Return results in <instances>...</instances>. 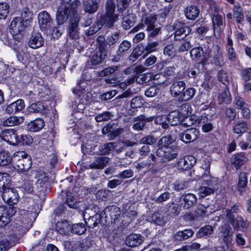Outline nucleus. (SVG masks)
<instances>
[{
	"label": "nucleus",
	"instance_id": "nucleus-49",
	"mask_svg": "<svg viewBox=\"0 0 251 251\" xmlns=\"http://www.w3.org/2000/svg\"><path fill=\"white\" fill-rule=\"evenodd\" d=\"M71 231L72 233L81 235L85 232L86 228L83 223L75 224L71 227Z\"/></svg>",
	"mask_w": 251,
	"mask_h": 251
},
{
	"label": "nucleus",
	"instance_id": "nucleus-4",
	"mask_svg": "<svg viewBox=\"0 0 251 251\" xmlns=\"http://www.w3.org/2000/svg\"><path fill=\"white\" fill-rule=\"evenodd\" d=\"M100 213L102 215V225H104L115 223L121 215V210L116 206L111 205L105 207Z\"/></svg>",
	"mask_w": 251,
	"mask_h": 251
},
{
	"label": "nucleus",
	"instance_id": "nucleus-14",
	"mask_svg": "<svg viewBox=\"0 0 251 251\" xmlns=\"http://www.w3.org/2000/svg\"><path fill=\"white\" fill-rule=\"evenodd\" d=\"M207 120V117L204 115L198 118L196 116L194 115L185 117L183 116L181 125L184 126L188 127L196 124H200L201 123H204Z\"/></svg>",
	"mask_w": 251,
	"mask_h": 251
},
{
	"label": "nucleus",
	"instance_id": "nucleus-22",
	"mask_svg": "<svg viewBox=\"0 0 251 251\" xmlns=\"http://www.w3.org/2000/svg\"><path fill=\"white\" fill-rule=\"evenodd\" d=\"M25 107L24 100L19 99L9 104L6 108L5 112L8 114H13L22 110Z\"/></svg>",
	"mask_w": 251,
	"mask_h": 251
},
{
	"label": "nucleus",
	"instance_id": "nucleus-7",
	"mask_svg": "<svg viewBox=\"0 0 251 251\" xmlns=\"http://www.w3.org/2000/svg\"><path fill=\"white\" fill-rule=\"evenodd\" d=\"M1 196L4 201L10 206L16 204L19 200L18 191L14 188H6L2 192Z\"/></svg>",
	"mask_w": 251,
	"mask_h": 251
},
{
	"label": "nucleus",
	"instance_id": "nucleus-63",
	"mask_svg": "<svg viewBox=\"0 0 251 251\" xmlns=\"http://www.w3.org/2000/svg\"><path fill=\"white\" fill-rule=\"evenodd\" d=\"M163 53L164 55L169 57L174 56L176 54V50L174 45L173 44L166 45L164 48Z\"/></svg>",
	"mask_w": 251,
	"mask_h": 251
},
{
	"label": "nucleus",
	"instance_id": "nucleus-52",
	"mask_svg": "<svg viewBox=\"0 0 251 251\" xmlns=\"http://www.w3.org/2000/svg\"><path fill=\"white\" fill-rule=\"evenodd\" d=\"M212 22L214 30L220 31L223 26L222 16L219 14H215L212 18Z\"/></svg>",
	"mask_w": 251,
	"mask_h": 251
},
{
	"label": "nucleus",
	"instance_id": "nucleus-26",
	"mask_svg": "<svg viewBox=\"0 0 251 251\" xmlns=\"http://www.w3.org/2000/svg\"><path fill=\"white\" fill-rule=\"evenodd\" d=\"M104 54L97 52L94 54L86 62L87 67L92 68L93 66L97 65L102 63L105 59Z\"/></svg>",
	"mask_w": 251,
	"mask_h": 251
},
{
	"label": "nucleus",
	"instance_id": "nucleus-19",
	"mask_svg": "<svg viewBox=\"0 0 251 251\" xmlns=\"http://www.w3.org/2000/svg\"><path fill=\"white\" fill-rule=\"evenodd\" d=\"M197 201L196 196L193 194H187L181 196L179 202L184 208H189L193 206Z\"/></svg>",
	"mask_w": 251,
	"mask_h": 251
},
{
	"label": "nucleus",
	"instance_id": "nucleus-9",
	"mask_svg": "<svg viewBox=\"0 0 251 251\" xmlns=\"http://www.w3.org/2000/svg\"><path fill=\"white\" fill-rule=\"evenodd\" d=\"M200 134L199 131L195 128L186 129L179 134V139L187 144L195 141Z\"/></svg>",
	"mask_w": 251,
	"mask_h": 251
},
{
	"label": "nucleus",
	"instance_id": "nucleus-38",
	"mask_svg": "<svg viewBox=\"0 0 251 251\" xmlns=\"http://www.w3.org/2000/svg\"><path fill=\"white\" fill-rule=\"evenodd\" d=\"M194 233V231L190 229L180 231L174 235V239L176 241L184 240L192 236Z\"/></svg>",
	"mask_w": 251,
	"mask_h": 251
},
{
	"label": "nucleus",
	"instance_id": "nucleus-48",
	"mask_svg": "<svg viewBox=\"0 0 251 251\" xmlns=\"http://www.w3.org/2000/svg\"><path fill=\"white\" fill-rule=\"evenodd\" d=\"M196 90L194 88H189L184 90L180 99L181 101H186L193 98L196 94Z\"/></svg>",
	"mask_w": 251,
	"mask_h": 251
},
{
	"label": "nucleus",
	"instance_id": "nucleus-53",
	"mask_svg": "<svg viewBox=\"0 0 251 251\" xmlns=\"http://www.w3.org/2000/svg\"><path fill=\"white\" fill-rule=\"evenodd\" d=\"M131 47L130 42L125 40L123 41L119 46L118 50L117 51V54L118 56H122L124 52L127 51Z\"/></svg>",
	"mask_w": 251,
	"mask_h": 251
},
{
	"label": "nucleus",
	"instance_id": "nucleus-21",
	"mask_svg": "<svg viewBox=\"0 0 251 251\" xmlns=\"http://www.w3.org/2000/svg\"><path fill=\"white\" fill-rule=\"evenodd\" d=\"M118 17L117 14H105L100 17L98 22L101 24V26L105 25L107 27L112 28L114 26V23L118 20Z\"/></svg>",
	"mask_w": 251,
	"mask_h": 251
},
{
	"label": "nucleus",
	"instance_id": "nucleus-27",
	"mask_svg": "<svg viewBox=\"0 0 251 251\" xmlns=\"http://www.w3.org/2000/svg\"><path fill=\"white\" fill-rule=\"evenodd\" d=\"M174 142V139L171 136H166L162 137L158 141L159 148L156 151V154H160V152L164 149L172 147L170 145Z\"/></svg>",
	"mask_w": 251,
	"mask_h": 251
},
{
	"label": "nucleus",
	"instance_id": "nucleus-8",
	"mask_svg": "<svg viewBox=\"0 0 251 251\" xmlns=\"http://www.w3.org/2000/svg\"><path fill=\"white\" fill-rule=\"evenodd\" d=\"M173 27L175 30L174 39L176 41L184 39L191 32L190 28L180 21L176 22Z\"/></svg>",
	"mask_w": 251,
	"mask_h": 251
},
{
	"label": "nucleus",
	"instance_id": "nucleus-42",
	"mask_svg": "<svg viewBox=\"0 0 251 251\" xmlns=\"http://www.w3.org/2000/svg\"><path fill=\"white\" fill-rule=\"evenodd\" d=\"M56 229L60 234L65 235L71 230V226L66 221L58 222L56 225Z\"/></svg>",
	"mask_w": 251,
	"mask_h": 251
},
{
	"label": "nucleus",
	"instance_id": "nucleus-61",
	"mask_svg": "<svg viewBox=\"0 0 251 251\" xmlns=\"http://www.w3.org/2000/svg\"><path fill=\"white\" fill-rule=\"evenodd\" d=\"M214 189L213 188L207 186H201L199 189V193L201 197L203 198L210 194H213Z\"/></svg>",
	"mask_w": 251,
	"mask_h": 251
},
{
	"label": "nucleus",
	"instance_id": "nucleus-33",
	"mask_svg": "<svg viewBox=\"0 0 251 251\" xmlns=\"http://www.w3.org/2000/svg\"><path fill=\"white\" fill-rule=\"evenodd\" d=\"M221 231L222 233L223 241L226 244L228 245L231 241L233 233L232 228L228 225H225L222 226Z\"/></svg>",
	"mask_w": 251,
	"mask_h": 251
},
{
	"label": "nucleus",
	"instance_id": "nucleus-58",
	"mask_svg": "<svg viewBox=\"0 0 251 251\" xmlns=\"http://www.w3.org/2000/svg\"><path fill=\"white\" fill-rule=\"evenodd\" d=\"M143 99L140 96L133 98L130 101V107L134 108H141L144 105Z\"/></svg>",
	"mask_w": 251,
	"mask_h": 251
},
{
	"label": "nucleus",
	"instance_id": "nucleus-45",
	"mask_svg": "<svg viewBox=\"0 0 251 251\" xmlns=\"http://www.w3.org/2000/svg\"><path fill=\"white\" fill-rule=\"evenodd\" d=\"M165 216L161 212L154 213L151 216V221L157 225H163L166 221Z\"/></svg>",
	"mask_w": 251,
	"mask_h": 251
},
{
	"label": "nucleus",
	"instance_id": "nucleus-56",
	"mask_svg": "<svg viewBox=\"0 0 251 251\" xmlns=\"http://www.w3.org/2000/svg\"><path fill=\"white\" fill-rule=\"evenodd\" d=\"M120 37V34L119 32H115L107 36L105 42L109 47H111L114 45L119 41Z\"/></svg>",
	"mask_w": 251,
	"mask_h": 251
},
{
	"label": "nucleus",
	"instance_id": "nucleus-59",
	"mask_svg": "<svg viewBox=\"0 0 251 251\" xmlns=\"http://www.w3.org/2000/svg\"><path fill=\"white\" fill-rule=\"evenodd\" d=\"M21 188L24 192L32 193L33 192V186L32 181L28 179H24Z\"/></svg>",
	"mask_w": 251,
	"mask_h": 251
},
{
	"label": "nucleus",
	"instance_id": "nucleus-11",
	"mask_svg": "<svg viewBox=\"0 0 251 251\" xmlns=\"http://www.w3.org/2000/svg\"><path fill=\"white\" fill-rule=\"evenodd\" d=\"M38 19L39 26L42 30H47L52 25L53 20L49 13L46 11L38 14Z\"/></svg>",
	"mask_w": 251,
	"mask_h": 251
},
{
	"label": "nucleus",
	"instance_id": "nucleus-12",
	"mask_svg": "<svg viewBox=\"0 0 251 251\" xmlns=\"http://www.w3.org/2000/svg\"><path fill=\"white\" fill-rule=\"evenodd\" d=\"M124 131L123 128H118L117 125L114 123H109L102 129L103 134H108V137L110 139H113Z\"/></svg>",
	"mask_w": 251,
	"mask_h": 251
},
{
	"label": "nucleus",
	"instance_id": "nucleus-41",
	"mask_svg": "<svg viewBox=\"0 0 251 251\" xmlns=\"http://www.w3.org/2000/svg\"><path fill=\"white\" fill-rule=\"evenodd\" d=\"M10 182V176L6 173H0V192H2L4 189L9 186Z\"/></svg>",
	"mask_w": 251,
	"mask_h": 251
},
{
	"label": "nucleus",
	"instance_id": "nucleus-28",
	"mask_svg": "<svg viewBox=\"0 0 251 251\" xmlns=\"http://www.w3.org/2000/svg\"><path fill=\"white\" fill-rule=\"evenodd\" d=\"M100 0H84V9L86 12L90 14L95 13L99 8Z\"/></svg>",
	"mask_w": 251,
	"mask_h": 251
},
{
	"label": "nucleus",
	"instance_id": "nucleus-51",
	"mask_svg": "<svg viewBox=\"0 0 251 251\" xmlns=\"http://www.w3.org/2000/svg\"><path fill=\"white\" fill-rule=\"evenodd\" d=\"M115 148L114 143H108L101 145L99 148L100 153L101 155L109 154L110 151Z\"/></svg>",
	"mask_w": 251,
	"mask_h": 251
},
{
	"label": "nucleus",
	"instance_id": "nucleus-62",
	"mask_svg": "<svg viewBox=\"0 0 251 251\" xmlns=\"http://www.w3.org/2000/svg\"><path fill=\"white\" fill-rule=\"evenodd\" d=\"M101 27V24H100L98 21L92 26L90 27L88 29L86 30V34L87 36L92 35L100 30Z\"/></svg>",
	"mask_w": 251,
	"mask_h": 251
},
{
	"label": "nucleus",
	"instance_id": "nucleus-18",
	"mask_svg": "<svg viewBox=\"0 0 251 251\" xmlns=\"http://www.w3.org/2000/svg\"><path fill=\"white\" fill-rule=\"evenodd\" d=\"M110 158L105 156L95 157L94 161L88 165V168L95 170L103 169L108 164Z\"/></svg>",
	"mask_w": 251,
	"mask_h": 251
},
{
	"label": "nucleus",
	"instance_id": "nucleus-55",
	"mask_svg": "<svg viewBox=\"0 0 251 251\" xmlns=\"http://www.w3.org/2000/svg\"><path fill=\"white\" fill-rule=\"evenodd\" d=\"M233 15L236 22L241 23L244 20V15L242 8L238 5H235L233 8Z\"/></svg>",
	"mask_w": 251,
	"mask_h": 251
},
{
	"label": "nucleus",
	"instance_id": "nucleus-36",
	"mask_svg": "<svg viewBox=\"0 0 251 251\" xmlns=\"http://www.w3.org/2000/svg\"><path fill=\"white\" fill-rule=\"evenodd\" d=\"M248 160L243 153L235 154L232 158V164L236 169L239 168Z\"/></svg>",
	"mask_w": 251,
	"mask_h": 251
},
{
	"label": "nucleus",
	"instance_id": "nucleus-13",
	"mask_svg": "<svg viewBox=\"0 0 251 251\" xmlns=\"http://www.w3.org/2000/svg\"><path fill=\"white\" fill-rule=\"evenodd\" d=\"M186 88V83L184 81H176L173 83L170 88V92L173 97H178L180 100Z\"/></svg>",
	"mask_w": 251,
	"mask_h": 251
},
{
	"label": "nucleus",
	"instance_id": "nucleus-3",
	"mask_svg": "<svg viewBox=\"0 0 251 251\" xmlns=\"http://www.w3.org/2000/svg\"><path fill=\"white\" fill-rule=\"evenodd\" d=\"M13 162L14 168L20 172L28 171L32 165L30 156L23 151L15 153L13 155Z\"/></svg>",
	"mask_w": 251,
	"mask_h": 251
},
{
	"label": "nucleus",
	"instance_id": "nucleus-5",
	"mask_svg": "<svg viewBox=\"0 0 251 251\" xmlns=\"http://www.w3.org/2000/svg\"><path fill=\"white\" fill-rule=\"evenodd\" d=\"M157 18L155 15H147L144 20V26H147L148 37L154 38L160 33V27L155 25Z\"/></svg>",
	"mask_w": 251,
	"mask_h": 251
},
{
	"label": "nucleus",
	"instance_id": "nucleus-47",
	"mask_svg": "<svg viewBox=\"0 0 251 251\" xmlns=\"http://www.w3.org/2000/svg\"><path fill=\"white\" fill-rule=\"evenodd\" d=\"M213 231V227L210 225H206L201 227L196 233L198 238H201L204 236L210 235Z\"/></svg>",
	"mask_w": 251,
	"mask_h": 251
},
{
	"label": "nucleus",
	"instance_id": "nucleus-43",
	"mask_svg": "<svg viewBox=\"0 0 251 251\" xmlns=\"http://www.w3.org/2000/svg\"><path fill=\"white\" fill-rule=\"evenodd\" d=\"M88 248L86 241H77L73 244L71 251H86Z\"/></svg>",
	"mask_w": 251,
	"mask_h": 251
},
{
	"label": "nucleus",
	"instance_id": "nucleus-24",
	"mask_svg": "<svg viewBox=\"0 0 251 251\" xmlns=\"http://www.w3.org/2000/svg\"><path fill=\"white\" fill-rule=\"evenodd\" d=\"M144 241V237L140 234H131L128 235L126 240V244L131 247H137Z\"/></svg>",
	"mask_w": 251,
	"mask_h": 251
},
{
	"label": "nucleus",
	"instance_id": "nucleus-35",
	"mask_svg": "<svg viewBox=\"0 0 251 251\" xmlns=\"http://www.w3.org/2000/svg\"><path fill=\"white\" fill-rule=\"evenodd\" d=\"M24 122L22 117L10 116L1 122V125L4 126H11L18 125Z\"/></svg>",
	"mask_w": 251,
	"mask_h": 251
},
{
	"label": "nucleus",
	"instance_id": "nucleus-44",
	"mask_svg": "<svg viewBox=\"0 0 251 251\" xmlns=\"http://www.w3.org/2000/svg\"><path fill=\"white\" fill-rule=\"evenodd\" d=\"M248 129V124L245 122L238 121L234 123L233 131L237 134H242Z\"/></svg>",
	"mask_w": 251,
	"mask_h": 251
},
{
	"label": "nucleus",
	"instance_id": "nucleus-16",
	"mask_svg": "<svg viewBox=\"0 0 251 251\" xmlns=\"http://www.w3.org/2000/svg\"><path fill=\"white\" fill-rule=\"evenodd\" d=\"M3 141L9 144L16 145L19 144V138L14 129H8L1 132Z\"/></svg>",
	"mask_w": 251,
	"mask_h": 251
},
{
	"label": "nucleus",
	"instance_id": "nucleus-37",
	"mask_svg": "<svg viewBox=\"0 0 251 251\" xmlns=\"http://www.w3.org/2000/svg\"><path fill=\"white\" fill-rule=\"evenodd\" d=\"M16 209L14 207H8V213L0 218V227H3L10 222V217L13 216L16 213Z\"/></svg>",
	"mask_w": 251,
	"mask_h": 251
},
{
	"label": "nucleus",
	"instance_id": "nucleus-30",
	"mask_svg": "<svg viewBox=\"0 0 251 251\" xmlns=\"http://www.w3.org/2000/svg\"><path fill=\"white\" fill-rule=\"evenodd\" d=\"M184 12L186 18L190 20H195L200 14L199 9L194 5L187 6L185 8Z\"/></svg>",
	"mask_w": 251,
	"mask_h": 251
},
{
	"label": "nucleus",
	"instance_id": "nucleus-39",
	"mask_svg": "<svg viewBox=\"0 0 251 251\" xmlns=\"http://www.w3.org/2000/svg\"><path fill=\"white\" fill-rule=\"evenodd\" d=\"M35 178L36 179L37 187H42L48 182L49 178L45 173L41 171H37L35 173Z\"/></svg>",
	"mask_w": 251,
	"mask_h": 251
},
{
	"label": "nucleus",
	"instance_id": "nucleus-29",
	"mask_svg": "<svg viewBox=\"0 0 251 251\" xmlns=\"http://www.w3.org/2000/svg\"><path fill=\"white\" fill-rule=\"evenodd\" d=\"M162 151L160 152L161 154H157L159 157H163L168 161L172 160L176 158L178 155V151L174 147L164 149Z\"/></svg>",
	"mask_w": 251,
	"mask_h": 251
},
{
	"label": "nucleus",
	"instance_id": "nucleus-32",
	"mask_svg": "<svg viewBox=\"0 0 251 251\" xmlns=\"http://www.w3.org/2000/svg\"><path fill=\"white\" fill-rule=\"evenodd\" d=\"M44 121L40 118H37L30 122L27 125V129L32 132H37L44 126Z\"/></svg>",
	"mask_w": 251,
	"mask_h": 251
},
{
	"label": "nucleus",
	"instance_id": "nucleus-46",
	"mask_svg": "<svg viewBox=\"0 0 251 251\" xmlns=\"http://www.w3.org/2000/svg\"><path fill=\"white\" fill-rule=\"evenodd\" d=\"M45 110V106L43 103L38 101L31 104L27 108L28 113H41Z\"/></svg>",
	"mask_w": 251,
	"mask_h": 251
},
{
	"label": "nucleus",
	"instance_id": "nucleus-31",
	"mask_svg": "<svg viewBox=\"0 0 251 251\" xmlns=\"http://www.w3.org/2000/svg\"><path fill=\"white\" fill-rule=\"evenodd\" d=\"M168 122L173 126L181 124L183 114L178 111H174L171 112L167 117Z\"/></svg>",
	"mask_w": 251,
	"mask_h": 251
},
{
	"label": "nucleus",
	"instance_id": "nucleus-10",
	"mask_svg": "<svg viewBox=\"0 0 251 251\" xmlns=\"http://www.w3.org/2000/svg\"><path fill=\"white\" fill-rule=\"evenodd\" d=\"M196 159L192 155H186L180 158L176 163V167L180 171L190 169L196 163Z\"/></svg>",
	"mask_w": 251,
	"mask_h": 251
},
{
	"label": "nucleus",
	"instance_id": "nucleus-23",
	"mask_svg": "<svg viewBox=\"0 0 251 251\" xmlns=\"http://www.w3.org/2000/svg\"><path fill=\"white\" fill-rule=\"evenodd\" d=\"M152 119L151 117H146L144 115H140L135 118L134 121L136 123L133 124L132 127L133 129L137 131L143 130L146 123L152 121Z\"/></svg>",
	"mask_w": 251,
	"mask_h": 251
},
{
	"label": "nucleus",
	"instance_id": "nucleus-6",
	"mask_svg": "<svg viewBox=\"0 0 251 251\" xmlns=\"http://www.w3.org/2000/svg\"><path fill=\"white\" fill-rule=\"evenodd\" d=\"M36 206V204H33L31 207H27L26 210L23 209L21 211V214L23 216V223L25 224V228L30 227L37 218L38 214L35 210Z\"/></svg>",
	"mask_w": 251,
	"mask_h": 251
},
{
	"label": "nucleus",
	"instance_id": "nucleus-60",
	"mask_svg": "<svg viewBox=\"0 0 251 251\" xmlns=\"http://www.w3.org/2000/svg\"><path fill=\"white\" fill-rule=\"evenodd\" d=\"M154 123L161 126L163 129H167L169 127L168 118L166 116H157L154 121Z\"/></svg>",
	"mask_w": 251,
	"mask_h": 251
},
{
	"label": "nucleus",
	"instance_id": "nucleus-50",
	"mask_svg": "<svg viewBox=\"0 0 251 251\" xmlns=\"http://www.w3.org/2000/svg\"><path fill=\"white\" fill-rule=\"evenodd\" d=\"M219 103H225L229 104L231 101V97L230 93L228 89H226L222 93H221L218 98Z\"/></svg>",
	"mask_w": 251,
	"mask_h": 251
},
{
	"label": "nucleus",
	"instance_id": "nucleus-57",
	"mask_svg": "<svg viewBox=\"0 0 251 251\" xmlns=\"http://www.w3.org/2000/svg\"><path fill=\"white\" fill-rule=\"evenodd\" d=\"M113 117L112 113L109 111H105L97 115L95 119L97 122H102L108 121Z\"/></svg>",
	"mask_w": 251,
	"mask_h": 251
},
{
	"label": "nucleus",
	"instance_id": "nucleus-20",
	"mask_svg": "<svg viewBox=\"0 0 251 251\" xmlns=\"http://www.w3.org/2000/svg\"><path fill=\"white\" fill-rule=\"evenodd\" d=\"M44 40L41 34L38 32H33L29 41V46L32 49H37L44 45Z\"/></svg>",
	"mask_w": 251,
	"mask_h": 251
},
{
	"label": "nucleus",
	"instance_id": "nucleus-34",
	"mask_svg": "<svg viewBox=\"0 0 251 251\" xmlns=\"http://www.w3.org/2000/svg\"><path fill=\"white\" fill-rule=\"evenodd\" d=\"M203 53L204 51L202 48L201 47L194 48L190 51L191 57L192 60H195L196 61L201 60L200 63L204 65L206 59H201Z\"/></svg>",
	"mask_w": 251,
	"mask_h": 251
},
{
	"label": "nucleus",
	"instance_id": "nucleus-25",
	"mask_svg": "<svg viewBox=\"0 0 251 251\" xmlns=\"http://www.w3.org/2000/svg\"><path fill=\"white\" fill-rule=\"evenodd\" d=\"M229 223L233 226V228L243 231L248 226V223L244 221L241 216H237L233 219L232 217H230Z\"/></svg>",
	"mask_w": 251,
	"mask_h": 251
},
{
	"label": "nucleus",
	"instance_id": "nucleus-54",
	"mask_svg": "<svg viewBox=\"0 0 251 251\" xmlns=\"http://www.w3.org/2000/svg\"><path fill=\"white\" fill-rule=\"evenodd\" d=\"M133 16L131 14L125 16L123 18L122 26L125 29H128L134 25L132 20Z\"/></svg>",
	"mask_w": 251,
	"mask_h": 251
},
{
	"label": "nucleus",
	"instance_id": "nucleus-15",
	"mask_svg": "<svg viewBox=\"0 0 251 251\" xmlns=\"http://www.w3.org/2000/svg\"><path fill=\"white\" fill-rule=\"evenodd\" d=\"M79 18L77 16H75L73 19H70V23L69 26V36L72 39H77L79 37L78 23Z\"/></svg>",
	"mask_w": 251,
	"mask_h": 251
},
{
	"label": "nucleus",
	"instance_id": "nucleus-40",
	"mask_svg": "<svg viewBox=\"0 0 251 251\" xmlns=\"http://www.w3.org/2000/svg\"><path fill=\"white\" fill-rule=\"evenodd\" d=\"M13 157L8 151H3L0 152V166H5L11 164L13 161Z\"/></svg>",
	"mask_w": 251,
	"mask_h": 251
},
{
	"label": "nucleus",
	"instance_id": "nucleus-64",
	"mask_svg": "<svg viewBox=\"0 0 251 251\" xmlns=\"http://www.w3.org/2000/svg\"><path fill=\"white\" fill-rule=\"evenodd\" d=\"M47 31L51 34V36L54 38H58L62 34V31L60 27H53L52 25L48 28Z\"/></svg>",
	"mask_w": 251,
	"mask_h": 251
},
{
	"label": "nucleus",
	"instance_id": "nucleus-1",
	"mask_svg": "<svg viewBox=\"0 0 251 251\" xmlns=\"http://www.w3.org/2000/svg\"><path fill=\"white\" fill-rule=\"evenodd\" d=\"M80 2L79 0H75L71 4L64 2L57 9L56 15V20L57 25H60L63 24L70 16L73 19L75 16H77V8L80 6Z\"/></svg>",
	"mask_w": 251,
	"mask_h": 251
},
{
	"label": "nucleus",
	"instance_id": "nucleus-2",
	"mask_svg": "<svg viewBox=\"0 0 251 251\" xmlns=\"http://www.w3.org/2000/svg\"><path fill=\"white\" fill-rule=\"evenodd\" d=\"M31 23L30 19L24 20L22 18L15 17L11 22L10 32L15 41H20L23 38V32Z\"/></svg>",
	"mask_w": 251,
	"mask_h": 251
},
{
	"label": "nucleus",
	"instance_id": "nucleus-17",
	"mask_svg": "<svg viewBox=\"0 0 251 251\" xmlns=\"http://www.w3.org/2000/svg\"><path fill=\"white\" fill-rule=\"evenodd\" d=\"M88 210L89 209H86L83 213V218L86 225L90 228L95 227L99 223H100L102 225V222L100 220L102 218V215L100 213H97L93 216L88 217L87 215Z\"/></svg>",
	"mask_w": 251,
	"mask_h": 251
}]
</instances>
